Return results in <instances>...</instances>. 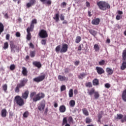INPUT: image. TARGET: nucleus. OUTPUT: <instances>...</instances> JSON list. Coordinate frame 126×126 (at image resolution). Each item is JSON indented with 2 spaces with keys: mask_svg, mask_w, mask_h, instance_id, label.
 <instances>
[{
  "mask_svg": "<svg viewBox=\"0 0 126 126\" xmlns=\"http://www.w3.org/2000/svg\"><path fill=\"white\" fill-rule=\"evenodd\" d=\"M28 82V79L24 78L23 80L20 81V83L17 84L16 87L14 89L15 93H19L20 92V88L24 87L26 84Z\"/></svg>",
  "mask_w": 126,
  "mask_h": 126,
  "instance_id": "nucleus-3",
  "label": "nucleus"
},
{
  "mask_svg": "<svg viewBox=\"0 0 126 126\" xmlns=\"http://www.w3.org/2000/svg\"><path fill=\"white\" fill-rule=\"evenodd\" d=\"M95 69L97 73H98V74H99V75L103 74V73H105V70H104V69H103V68L101 67L96 66L95 67Z\"/></svg>",
  "mask_w": 126,
  "mask_h": 126,
  "instance_id": "nucleus-10",
  "label": "nucleus"
},
{
  "mask_svg": "<svg viewBox=\"0 0 126 126\" xmlns=\"http://www.w3.org/2000/svg\"><path fill=\"white\" fill-rule=\"evenodd\" d=\"M122 18H123V16L120 15H117L116 17V19L117 20H120V19H122Z\"/></svg>",
  "mask_w": 126,
  "mask_h": 126,
  "instance_id": "nucleus-48",
  "label": "nucleus"
},
{
  "mask_svg": "<svg viewBox=\"0 0 126 126\" xmlns=\"http://www.w3.org/2000/svg\"><path fill=\"white\" fill-rule=\"evenodd\" d=\"M103 113L102 111H101V114H98V121L100 122V120H101V119H102V113Z\"/></svg>",
  "mask_w": 126,
  "mask_h": 126,
  "instance_id": "nucleus-53",
  "label": "nucleus"
},
{
  "mask_svg": "<svg viewBox=\"0 0 126 126\" xmlns=\"http://www.w3.org/2000/svg\"><path fill=\"white\" fill-rule=\"evenodd\" d=\"M126 122V115L124 116L121 120V123H125Z\"/></svg>",
  "mask_w": 126,
  "mask_h": 126,
  "instance_id": "nucleus-50",
  "label": "nucleus"
},
{
  "mask_svg": "<svg viewBox=\"0 0 126 126\" xmlns=\"http://www.w3.org/2000/svg\"><path fill=\"white\" fill-rule=\"evenodd\" d=\"M3 49V50H6V49H8V42H6L4 43Z\"/></svg>",
  "mask_w": 126,
  "mask_h": 126,
  "instance_id": "nucleus-41",
  "label": "nucleus"
},
{
  "mask_svg": "<svg viewBox=\"0 0 126 126\" xmlns=\"http://www.w3.org/2000/svg\"><path fill=\"white\" fill-rule=\"evenodd\" d=\"M59 111L60 113H64V112L66 111V108L65 107V106L64 105L60 106L59 108Z\"/></svg>",
  "mask_w": 126,
  "mask_h": 126,
  "instance_id": "nucleus-17",
  "label": "nucleus"
},
{
  "mask_svg": "<svg viewBox=\"0 0 126 126\" xmlns=\"http://www.w3.org/2000/svg\"><path fill=\"white\" fill-rule=\"evenodd\" d=\"M34 24H37V20L33 19L32 20L31 25H34Z\"/></svg>",
  "mask_w": 126,
  "mask_h": 126,
  "instance_id": "nucleus-47",
  "label": "nucleus"
},
{
  "mask_svg": "<svg viewBox=\"0 0 126 126\" xmlns=\"http://www.w3.org/2000/svg\"><path fill=\"white\" fill-rule=\"evenodd\" d=\"M106 71L108 75H111V74L114 73V70L109 67L106 68Z\"/></svg>",
  "mask_w": 126,
  "mask_h": 126,
  "instance_id": "nucleus-19",
  "label": "nucleus"
},
{
  "mask_svg": "<svg viewBox=\"0 0 126 126\" xmlns=\"http://www.w3.org/2000/svg\"><path fill=\"white\" fill-rule=\"evenodd\" d=\"M30 56L31 58H34L36 56V52L35 51H30Z\"/></svg>",
  "mask_w": 126,
  "mask_h": 126,
  "instance_id": "nucleus-35",
  "label": "nucleus"
},
{
  "mask_svg": "<svg viewBox=\"0 0 126 126\" xmlns=\"http://www.w3.org/2000/svg\"><path fill=\"white\" fill-rule=\"evenodd\" d=\"M47 4H49V5H51L52 4V0H47L46 1Z\"/></svg>",
  "mask_w": 126,
  "mask_h": 126,
  "instance_id": "nucleus-55",
  "label": "nucleus"
},
{
  "mask_svg": "<svg viewBox=\"0 0 126 126\" xmlns=\"http://www.w3.org/2000/svg\"><path fill=\"white\" fill-rule=\"evenodd\" d=\"M61 45H58L56 48H55V51L56 52V53H61Z\"/></svg>",
  "mask_w": 126,
  "mask_h": 126,
  "instance_id": "nucleus-38",
  "label": "nucleus"
},
{
  "mask_svg": "<svg viewBox=\"0 0 126 126\" xmlns=\"http://www.w3.org/2000/svg\"><path fill=\"white\" fill-rule=\"evenodd\" d=\"M33 65H34L37 68H40L42 67V63L41 62L38 61H34L32 62Z\"/></svg>",
  "mask_w": 126,
  "mask_h": 126,
  "instance_id": "nucleus-12",
  "label": "nucleus"
},
{
  "mask_svg": "<svg viewBox=\"0 0 126 126\" xmlns=\"http://www.w3.org/2000/svg\"><path fill=\"white\" fill-rule=\"evenodd\" d=\"M64 72L65 73H68V72H69V69H68V68H65Z\"/></svg>",
  "mask_w": 126,
  "mask_h": 126,
  "instance_id": "nucleus-57",
  "label": "nucleus"
},
{
  "mask_svg": "<svg viewBox=\"0 0 126 126\" xmlns=\"http://www.w3.org/2000/svg\"><path fill=\"white\" fill-rule=\"evenodd\" d=\"M3 90L4 91V92H6L7 90V85L4 84L2 86Z\"/></svg>",
  "mask_w": 126,
  "mask_h": 126,
  "instance_id": "nucleus-44",
  "label": "nucleus"
},
{
  "mask_svg": "<svg viewBox=\"0 0 126 126\" xmlns=\"http://www.w3.org/2000/svg\"><path fill=\"white\" fill-rule=\"evenodd\" d=\"M45 78H46V75L43 74L38 77L34 78L33 79V81H34V82H37V83H39V82H41V81H43V80H44Z\"/></svg>",
  "mask_w": 126,
  "mask_h": 126,
  "instance_id": "nucleus-7",
  "label": "nucleus"
},
{
  "mask_svg": "<svg viewBox=\"0 0 126 126\" xmlns=\"http://www.w3.org/2000/svg\"><path fill=\"white\" fill-rule=\"evenodd\" d=\"M79 61H76L74 63V64L75 65H78V64H79Z\"/></svg>",
  "mask_w": 126,
  "mask_h": 126,
  "instance_id": "nucleus-64",
  "label": "nucleus"
},
{
  "mask_svg": "<svg viewBox=\"0 0 126 126\" xmlns=\"http://www.w3.org/2000/svg\"><path fill=\"white\" fill-rule=\"evenodd\" d=\"M123 63L121 66V69L122 70H125L126 68V60H122Z\"/></svg>",
  "mask_w": 126,
  "mask_h": 126,
  "instance_id": "nucleus-20",
  "label": "nucleus"
},
{
  "mask_svg": "<svg viewBox=\"0 0 126 126\" xmlns=\"http://www.w3.org/2000/svg\"><path fill=\"white\" fill-rule=\"evenodd\" d=\"M9 38H10V35L9 34H7L6 35V40H9Z\"/></svg>",
  "mask_w": 126,
  "mask_h": 126,
  "instance_id": "nucleus-60",
  "label": "nucleus"
},
{
  "mask_svg": "<svg viewBox=\"0 0 126 126\" xmlns=\"http://www.w3.org/2000/svg\"><path fill=\"white\" fill-rule=\"evenodd\" d=\"M6 114H7V111L6 109H3L1 111V116L2 118H5L6 117Z\"/></svg>",
  "mask_w": 126,
  "mask_h": 126,
  "instance_id": "nucleus-16",
  "label": "nucleus"
},
{
  "mask_svg": "<svg viewBox=\"0 0 126 126\" xmlns=\"http://www.w3.org/2000/svg\"><path fill=\"white\" fill-rule=\"evenodd\" d=\"M86 6H87V7H90V3L88 1H86Z\"/></svg>",
  "mask_w": 126,
  "mask_h": 126,
  "instance_id": "nucleus-59",
  "label": "nucleus"
},
{
  "mask_svg": "<svg viewBox=\"0 0 126 126\" xmlns=\"http://www.w3.org/2000/svg\"><path fill=\"white\" fill-rule=\"evenodd\" d=\"M93 84L94 86H98L99 85V80L95 78L93 80Z\"/></svg>",
  "mask_w": 126,
  "mask_h": 126,
  "instance_id": "nucleus-21",
  "label": "nucleus"
},
{
  "mask_svg": "<svg viewBox=\"0 0 126 126\" xmlns=\"http://www.w3.org/2000/svg\"><path fill=\"white\" fill-rule=\"evenodd\" d=\"M38 35L42 38H48V32L45 30H41L39 32Z\"/></svg>",
  "mask_w": 126,
  "mask_h": 126,
  "instance_id": "nucleus-6",
  "label": "nucleus"
},
{
  "mask_svg": "<svg viewBox=\"0 0 126 126\" xmlns=\"http://www.w3.org/2000/svg\"><path fill=\"white\" fill-rule=\"evenodd\" d=\"M29 95V91L27 90L24 93L22 94L21 98H22V99H24L25 100H26V99L28 98Z\"/></svg>",
  "mask_w": 126,
  "mask_h": 126,
  "instance_id": "nucleus-15",
  "label": "nucleus"
},
{
  "mask_svg": "<svg viewBox=\"0 0 126 126\" xmlns=\"http://www.w3.org/2000/svg\"><path fill=\"white\" fill-rule=\"evenodd\" d=\"M68 95H69V98H71V97H73V90H72L71 89L69 90V93H68Z\"/></svg>",
  "mask_w": 126,
  "mask_h": 126,
  "instance_id": "nucleus-32",
  "label": "nucleus"
},
{
  "mask_svg": "<svg viewBox=\"0 0 126 126\" xmlns=\"http://www.w3.org/2000/svg\"><path fill=\"white\" fill-rule=\"evenodd\" d=\"M96 4L98 8H99L100 10H103V11L111 8V5L109 3L106 2V1H99L97 2Z\"/></svg>",
  "mask_w": 126,
  "mask_h": 126,
  "instance_id": "nucleus-2",
  "label": "nucleus"
},
{
  "mask_svg": "<svg viewBox=\"0 0 126 126\" xmlns=\"http://www.w3.org/2000/svg\"><path fill=\"white\" fill-rule=\"evenodd\" d=\"M34 30V25H31L30 27H28L27 29V33H30V32H32Z\"/></svg>",
  "mask_w": 126,
  "mask_h": 126,
  "instance_id": "nucleus-22",
  "label": "nucleus"
},
{
  "mask_svg": "<svg viewBox=\"0 0 126 126\" xmlns=\"http://www.w3.org/2000/svg\"><path fill=\"white\" fill-rule=\"evenodd\" d=\"M66 89V88L65 87V85H62L61 87V92H63V91H64Z\"/></svg>",
  "mask_w": 126,
  "mask_h": 126,
  "instance_id": "nucleus-45",
  "label": "nucleus"
},
{
  "mask_svg": "<svg viewBox=\"0 0 126 126\" xmlns=\"http://www.w3.org/2000/svg\"><path fill=\"white\" fill-rule=\"evenodd\" d=\"M58 78L60 81H67L68 80V78L65 77V76L59 75Z\"/></svg>",
  "mask_w": 126,
  "mask_h": 126,
  "instance_id": "nucleus-13",
  "label": "nucleus"
},
{
  "mask_svg": "<svg viewBox=\"0 0 126 126\" xmlns=\"http://www.w3.org/2000/svg\"><path fill=\"white\" fill-rule=\"evenodd\" d=\"M60 19L61 20H62V21L64 20V16H63V14H61L60 16Z\"/></svg>",
  "mask_w": 126,
  "mask_h": 126,
  "instance_id": "nucleus-52",
  "label": "nucleus"
},
{
  "mask_svg": "<svg viewBox=\"0 0 126 126\" xmlns=\"http://www.w3.org/2000/svg\"><path fill=\"white\" fill-rule=\"evenodd\" d=\"M82 112L85 116H89V113L86 108H83L82 109Z\"/></svg>",
  "mask_w": 126,
  "mask_h": 126,
  "instance_id": "nucleus-29",
  "label": "nucleus"
},
{
  "mask_svg": "<svg viewBox=\"0 0 126 126\" xmlns=\"http://www.w3.org/2000/svg\"><path fill=\"white\" fill-rule=\"evenodd\" d=\"M45 107H46V102H45V100H42L41 101L40 105L38 106V110L40 111H44Z\"/></svg>",
  "mask_w": 126,
  "mask_h": 126,
  "instance_id": "nucleus-8",
  "label": "nucleus"
},
{
  "mask_svg": "<svg viewBox=\"0 0 126 126\" xmlns=\"http://www.w3.org/2000/svg\"><path fill=\"white\" fill-rule=\"evenodd\" d=\"M86 87H88L89 88H91V87H93V85H92V82H88L85 83Z\"/></svg>",
  "mask_w": 126,
  "mask_h": 126,
  "instance_id": "nucleus-28",
  "label": "nucleus"
},
{
  "mask_svg": "<svg viewBox=\"0 0 126 126\" xmlns=\"http://www.w3.org/2000/svg\"><path fill=\"white\" fill-rule=\"evenodd\" d=\"M118 14H119V15H122V14H123V12L122 11L118 10Z\"/></svg>",
  "mask_w": 126,
  "mask_h": 126,
  "instance_id": "nucleus-63",
  "label": "nucleus"
},
{
  "mask_svg": "<svg viewBox=\"0 0 126 126\" xmlns=\"http://www.w3.org/2000/svg\"><path fill=\"white\" fill-rule=\"evenodd\" d=\"M30 96L31 100H32L33 102H37V101H40L41 99L45 98V94L39 93L37 94L36 92H32L31 93Z\"/></svg>",
  "mask_w": 126,
  "mask_h": 126,
  "instance_id": "nucleus-1",
  "label": "nucleus"
},
{
  "mask_svg": "<svg viewBox=\"0 0 126 126\" xmlns=\"http://www.w3.org/2000/svg\"><path fill=\"white\" fill-rule=\"evenodd\" d=\"M67 124V118L64 117L63 120L62 126H64V125H66Z\"/></svg>",
  "mask_w": 126,
  "mask_h": 126,
  "instance_id": "nucleus-33",
  "label": "nucleus"
},
{
  "mask_svg": "<svg viewBox=\"0 0 126 126\" xmlns=\"http://www.w3.org/2000/svg\"><path fill=\"white\" fill-rule=\"evenodd\" d=\"M69 104L71 107H74L75 106V101L74 100H71Z\"/></svg>",
  "mask_w": 126,
  "mask_h": 126,
  "instance_id": "nucleus-34",
  "label": "nucleus"
},
{
  "mask_svg": "<svg viewBox=\"0 0 126 126\" xmlns=\"http://www.w3.org/2000/svg\"><path fill=\"white\" fill-rule=\"evenodd\" d=\"M10 47L11 49V52L12 54H14L15 52L19 53V51H20V47L15 45L14 44V41L12 40L10 41Z\"/></svg>",
  "mask_w": 126,
  "mask_h": 126,
  "instance_id": "nucleus-4",
  "label": "nucleus"
},
{
  "mask_svg": "<svg viewBox=\"0 0 126 126\" xmlns=\"http://www.w3.org/2000/svg\"><path fill=\"white\" fill-rule=\"evenodd\" d=\"M16 37H20L21 36V34H20V32H17L16 33Z\"/></svg>",
  "mask_w": 126,
  "mask_h": 126,
  "instance_id": "nucleus-58",
  "label": "nucleus"
},
{
  "mask_svg": "<svg viewBox=\"0 0 126 126\" xmlns=\"http://www.w3.org/2000/svg\"><path fill=\"white\" fill-rule=\"evenodd\" d=\"M122 98L124 102H126V89L123 91Z\"/></svg>",
  "mask_w": 126,
  "mask_h": 126,
  "instance_id": "nucleus-23",
  "label": "nucleus"
},
{
  "mask_svg": "<svg viewBox=\"0 0 126 126\" xmlns=\"http://www.w3.org/2000/svg\"><path fill=\"white\" fill-rule=\"evenodd\" d=\"M99 65H104L105 64V60H101L99 62Z\"/></svg>",
  "mask_w": 126,
  "mask_h": 126,
  "instance_id": "nucleus-49",
  "label": "nucleus"
},
{
  "mask_svg": "<svg viewBox=\"0 0 126 126\" xmlns=\"http://www.w3.org/2000/svg\"><path fill=\"white\" fill-rule=\"evenodd\" d=\"M68 121L69 123H71L73 121V119H72V117H69Z\"/></svg>",
  "mask_w": 126,
  "mask_h": 126,
  "instance_id": "nucleus-56",
  "label": "nucleus"
},
{
  "mask_svg": "<svg viewBox=\"0 0 126 126\" xmlns=\"http://www.w3.org/2000/svg\"><path fill=\"white\" fill-rule=\"evenodd\" d=\"M10 70H14V69H15V65H14V64H11L10 66Z\"/></svg>",
  "mask_w": 126,
  "mask_h": 126,
  "instance_id": "nucleus-46",
  "label": "nucleus"
},
{
  "mask_svg": "<svg viewBox=\"0 0 126 126\" xmlns=\"http://www.w3.org/2000/svg\"><path fill=\"white\" fill-rule=\"evenodd\" d=\"M122 58V61H126V50L123 51Z\"/></svg>",
  "mask_w": 126,
  "mask_h": 126,
  "instance_id": "nucleus-27",
  "label": "nucleus"
},
{
  "mask_svg": "<svg viewBox=\"0 0 126 126\" xmlns=\"http://www.w3.org/2000/svg\"><path fill=\"white\" fill-rule=\"evenodd\" d=\"M94 97L95 99H98L99 97H100V94H99V93L98 92H94Z\"/></svg>",
  "mask_w": 126,
  "mask_h": 126,
  "instance_id": "nucleus-40",
  "label": "nucleus"
},
{
  "mask_svg": "<svg viewBox=\"0 0 126 126\" xmlns=\"http://www.w3.org/2000/svg\"><path fill=\"white\" fill-rule=\"evenodd\" d=\"M15 101L16 102L17 105H18L20 107L24 105V99L19 95H16L15 97Z\"/></svg>",
  "mask_w": 126,
  "mask_h": 126,
  "instance_id": "nucleus-5",
  "label": "nucleus"
},
{
  "mask_svg": "<svg viewBox=\"0 0 126 126\" xmlns=\"http://www.w3.org/2000/svg\"><path fill=\"white\" fill-rule=\"evenodd\" d=\"M101 20L99 18H94L92 21V24L93 25H99Z\"/></svg>",
  "mask_w": 126,
  "mask_h": 126,
  "instance_id": "nucleus-11",
  "label": "nucleus"
},
{
  "mask_svg": "<svg viewBox=\"0 0 126 126\" xmlns=\"http://www.w3.org/2000/svg\"><path fill=\"white\" fill-rule=\"evenodd\" d=\"M4 30V26L0 22V35L3 32Z\"/></svg>",
  "mask_w": 126,
  "mask_h": 126,
  "instance_id": "nucleus-26",
  "label": "nucleus"
},
{
  "mask_svg": "<svg viewBox=\"0 0 126 126\" xmlns=\"http://www.w3.org/2000/svg\"><path fill=\"white\" fill-rule=\"evenodd\" d=\"M80 41H81V37L80 36H77L75 39V43H76V44H78L80 42Z\"/></svg>",
  "mask_w": 126,
  "mask_h": 126,
  "instance_id": "nucleus-37",
  "label": "nucleus"
},
{
  "mask_svg": "<svg viewBox=\"0 0 126 126\" xmlns=\"http://www.w3.org/2000/svg\"><path fill=\"white\" fill-rule=\"evenodd\" d=\"M27 39L28 40V41H30V40H31L32 38V36L31 35V33L29 32H27Z\"/></svg>",
  "mask_w": 126,
  "mask_h": 126,
  "instance_id": "nucleus-36",
  "label": "nucleus"
},
{
  "mask_svg": "<svg viewBox=\"0 0 126 126\" xmlns=\"http://www.w3.org/2000/svg\"><path fill=\"white\" fill-rule=\"evenodd\" d=\"M89 32L91 34V35H93L94 37L97 35V32H96L94 30H89Z\"/></svg>",
  "mask_w": 126,
  "mask_h": 126,
  "instance_id": "nucleus-25",
  "label": "nucleus"
},
{
  "mask_svg": "<svg viewBox=\"0 0 126 126\" xmlns=\"http://www.w3.org/2000/svg\"><path fill=\"white\" fill-rule=\"evenodd\" d=\"M22 74L24 76H27V74L28 73V71L27 68L25 67H22Z\"/></svg>",
  "mask_w": 126,
  "mask_h": 126,
  "instance_id": "nucleus-18",
  "label": "nucleus"
},
{
  "mask_svg": "<svg viewBox=\"0 0 126 126\" xmlns=\"http://www.w3.org/2000/svg\"><path fill=\"white\" fill-rule=\"evenodd\" d=\"M92 122V119H90V118H87L86 119V124H90Z\"/></svg>",
  "mask_w": 126,
  "mask_h": 126,
  "instance_id": "nucleus-43",
  "label": "nucleus"
},
{
  "mask_svg": "<svg viewBox=\"0 0 126 126\" xmlns=\"http://www.w3.org/2000/svg\"><path fill=\"white\" fill-rule=\"evenodd\" d=\"M105 87L106 88H110L111 87V85L109 83H106L105 84Z\"/></svg>",
  "mask_w": 126,
  "mask_h": 126,
  "instance_id": "nucleus-54",
  "label": "nucleus"
},
{
  "mask_svg": "<svg viewBox=\"0 0 126 126\" xmlns=\"http://www.w3.org/2000/svg\"><path fill=\"white\" fill-rule=\"evenodd\" d=\"M124 116L123 114H117V117H116V120H122Z\"/></svg>",
  "mask_w": 126,
  "mask_h": 126,
  "instance_id": "nucleus-39",
  "label": "nucleus"
},
{
  "mask_svg": "<svg viewBox=\"0 0 126 126\" xmlns=\"http://www.w3.org/2000/svg\"><path fill=\"white\" fill-rule=\"evenodd\" d=\"M95 89L94 88H93L90 91H88V94L90 96H92L93 94H94L95 93Z\"/></svg>",
  "mask_w": 126,
  "mask_h": 126,
  "instance_id": "nucleus-24",
  "label": "nucleus"
},
{
  "mask_svg": "<svg viewBox=\"0 0 126 126\" xmlns=\"http://www.w3.org/2000/svg\"><path fill=\"white\" fill-rule=\"evenodd\" d=\"M36 3V0H30V2L27 3L26 6L27 8L31 7L32 5H34Z\"/></svg>",
  "mask_w": 126,
  "mask_h": 126,
  "instance_id": "nucleus-14",
  "label": "nucleus"
},
{
  "mask_svg": "<svg viewBox=\"0 0 126 126\" xmlns=\"http://www.w3.org/2000/svg\"><path fill=\"white\" fill-rule=\"evenodd\" d=\"M94 48L95 50V52H99L100 50V47H99V45L97 44H94Z\"/></svg>",
  "mask_w": 126,
  "mask_h": 126,
  "instance_id": "nucleus-31",
  "label": "nucleus"
},
{
  "mask_svg": "<svg viewBox=\"0 0 126 126\" xmlns=\"http://www.w3.org/2000/svg\"><path fill=\"white\" fill-rule=\"evenodd\" d=\"M46 41L47 40L46 39L41 40V43L42 45H46Z\"/></svg>",
  "mask_w": 126,
  "mask_h": 126,
  "instance_id": "nucleus-51",
  "label": "nucleus"
},
{
  "mask_svg": "<svg viewBox=\"0 0 126 126\" xmlns=\"http://www.w3.org/2000/svg\"><path fill=\"white\" fill-rule=\"evenodd\" d=\"M78 93V91H77V89H75V90H74V95H77Z\"/></svg>",
  "mask_w": 126,
  "mask_h": 126,
  "instance_id": "nucleus-62",
  "label": "nucleus"
},
{
  "mask_svg": "<svg viewBox=\"0 0 126 126\" xmlns=\"http://www.w3.org/2000/svg\"><path fill=\"white\" fill-rule=\"evenodd\" d=\"M68 49V45L67 44L63 43L62 44V48L60 50V53H66Z\"/></svg>",
  "mask_w": 126,
  "mask_h": 126,
  "instance_id": "nucleus-9",
  "label": "nucleus"
},
{
  "mask_svg": "<svg viewBox=\"0 0 126 126\" xmlns=\"http://www.w3.org/2000/svg\"><path fill=\"white\" fill-rule=\"evenodd\" d=\"M30 47L32 48V49H34V44L32 43V42H31L30 43Z\"/></svg>",
  "mask_w": 126,
  "mask_h": 126,
  "instance_id": "nucleus-61",
  "label": "nucleus"
},
{
  "mask_svg": "<svg viewBox=\"0 0 126 126\" xmlns=\"http://www.w3.org/2000/svg\"><path fill=\"white\" fill-rule=\"evenodd\" d=\"M28 116H29V112L28 111H26L23 114V117L24 118H28Z\"/></svg>",
  "mask_w": 126,
  "mask_h": 126,
  "instance_id": "nucleus-42",
  "label": "nucleus"
},
{
  "mask_svg": "<svg viewBox=\"0 0 126 126\" xmlns=\"http://www.w3.org/2000/svg\"><path fill=\"white\" fill-rule=\"evenodd\" d=\"M53 19L56 20V22H58L59 20H60V17L59 13L56 14H55V17H53Z\"/></svg>",
  "mask_w": 126,
  "mask_h": 126,
  "instance_id": "nucleus-30",
  "label": "nucleus"
}]
</instances>
